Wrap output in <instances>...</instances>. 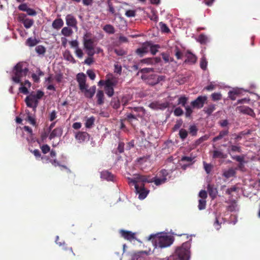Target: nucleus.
<instances>
[{
  "label": "nucleus",
  "instance_id": "obj_1",
  "mask_svg": "<svg viewBox=\"0 0 260 260\" xmlns=\"http://www.w3.org/2000/svg\"><path fill=\"white\" fill-rule=\"evenodd\" d=\"M152 239V242L155 247L158 246L160 248H166L171 246L174 240L173 236L167 235H151L148 238V240Z\"/></svg>",
  "mask_w": 260,
  "mask_h": 260
},
{
  "label": "nucleus",
  "instance_id": "obj_2",
  "mask_svg": "<svg viewBox=\"0 0 260 260\" xmlns=\"http://www.w3.org/2000/svg\"><path fill=\"white\" fill-rule=\"evenodd\" d=\"M190 242L187 241L183 243L181 246L177 247L174 255L179 260H189L190 258Z\"/></svg>",
  "mask_w": 260,
  "mask_h": 260
},
{
  "label": "nucleus",
  "instance_id": "obj_3",
  "mask_svg": "<svg viewBox=\"0 0 260 260\" xmlns=\"http://www.w3.org/2000/svg\"><path fill=\"white\" fill-rule=\"evenodd\" d=\"M28 72V69L22 62L18 63L13 68V73L14 75L12 77V80L18 83L20 82L21 78L25 77Z\"/></svg>",
  "mask_w": 260,
  "mask_h": 260
},
{
  "label": "nucleus",
  "instance_id": "obj_4",
  "mask_svg": "<svg viewBox=\"0 0 260 260\" xmlns=\"http://www.w3.org/2000/svg\"><path fill=\"white\" fill-rule=\"evenodd\" d=\"M141 78L148 84L154 86L158 84L159 82L165 80V76H157L155 74H151L150 75L144 74L141 76Z\"/></svg>",
  "mask_w": 260,
  "mask_h": 260
},
{
  "label": "nucleus",
  "instance_id": "obj_5",
  "mask_svg": "<svg viewBox=\"0 0 260 260\" xmlns=\"http://www.w3.org/2000/svg\"><path fill=\"white\" fill-rule=\"evenodd\" d=\"M25 102L27 107L32 108L33 111L34 112L36 111L38 105V101L34 92H31L28 96L26 97Z\"/></svg>",
  "mask_w": 260,
  "mask_h": 260
},
{
  "label": "nucleus",
  "instance_id": "obj_6",
  "mask_svg": "<svg viewBox=\"0 0 260 260\" xmlns=\"http://www.w3.org/2000/svg\"><path fill=\"white\" fill-rule=\"evenodd\" d=\"M136 192L139 194V199L140 200L144 199L147 196L149 191L145 189L144 184H141L139 186L138 184H135V186Z\"/></svg>",
  "mask_w": 260,
  "mask_h": 260
},
{
  "label": "nucleus",
  "instance_id": "obj_7",
  "mask_svg": "<svg viewBox=\"0 0 260 260\" xmlns=\"http://www.w3.org/2000/svg\"><path fill=\"white\" fill-rule=\"evenodd\" d=\"M207 100L206 96H199L195 100L191 102V106L194 108L201 109Z\"/></svg>",
  "mask_w": 260,
  "mask_h": 260
},
{
  "label": "nucleus",
  "instance_id": "obj_8",
  "mask_svg": "<svg viewBox=\"0 0 260 260\" xmlns=\"http://www.w3.org/2000/svg\"><path fill=\"white\" fill-rule=\"evenodd\" d=\"M90 137L89 134L86 132L79 131L75 133V138L78 142L80 143L89 141Z\"/></svg>",
  "mask_w": 260,
  "mask_h": 260
},
{
  "label": "nucleus",
  "instance_id": "obj_9",
  "mask_svg": "<svg viewBox=\"0 0 260 260\" xmlns=\"http://www.w3.org/2000/svg\"><path fill=\"white\" fill-rule=\"evenodd\" d=\"M129 183H131L135 186V184H138V183L142 182V184H144V183H151V180H146L145 175L141 174H136L135 177L133 179H129Z\"/></svg>",
  "mask_w": 260,
  "mask_h": 260
},
{
  "label": "nucleus",
  "instance_id": "obj_10",
  "mask_svg": "<svg viewBox=\"0 0 260 260\" xmlns=\"http://www.w3.org/2000/svg\"><path fill=\"white\" fill-rule=\"evenodd\" d=\"M77 81L79 84V89L81 91H83L88 85L86 84V76L83 73H78L76 77Z\"/></svg>",
  "mask_w": 260,
  "mask_h": 260
},
{
  "label": "nucleus",
  "instance_id": "obj_11",
  "mask_svg": "<svg viewBox=\"0 0 260 260\" xmlns=\"http://www.w3.org/2000/svg\"><path fill=\"white\" fill-rule=\"evenodd\" d=\"M66 21L67 25L69 27H72L76 30L78 29L77 20L72 14H68L66 16Z\"/></svg>",
  "mask_w": 260,
  "mask_h": 260
},
{
  "label": "nucleus",
  "instance_id": "obj_12",
  "mask_svg": "<svg viewBox=\"0 0 260 260\" xmlns=\"http://www.w3.org/2000/svg\"><path fill=\"white\" fill-rule=\"evenodd\" d=\"M119 233L121 236L126 240L132 241L133 240L136 239V234L131 231L120 230Z\"/></svg>",
  "mask_w": 260,
  "mask_h": 260
},
{
  "label": "nucleus",
  "instance_id": "obj_13",
  "mask_svg": "<svg viewBox=\"0 0 260 260\" xmlns=\"http://www.w3.org/2000/svg\"><path fill=\"white\" fill-rule=\"evenodd\" d=\"M229 127H228L227 128H224V129L220 131L218 135L217 136L213 138L212 142H215L222 139H224V141H226L228 140L226 138H225V137L229 135Z\"/></svg>",
  "mask_w": 260,
  "mask_h": 260
},
{
  "label": "nucleus",
  "instance_id": "obj_14",
  "mask_svg": "<svg viewBox=\"0 0 260 260\" xmlns=\"http://www.w3.org/2000/svg\"><path fill=\"white\" fill-rule=\"evenodd\" d=\"M185 56L186 59L184 61V63L193 64L197 62V57L189 50L187 51Z\"/></svg>",
  "mask_w": 260,
  "mask_h": 260
},
{
  "label": "nucleus",
  "instance_id": "obj_15",
  "mask_svg": "<svg viewBox=\"0 0 260 260\" xmlns=\"http://www.w3.org/2000/svg\"><path fill=\"white\" fill-rule=\"evenodd\" d=\"M20 83L21 86L19 87V90L20 92L27 94L29 93L27 87L30 88L31 84L28 80H25L24 82H22L20 81L19 83Z\"/></svg>",
  "mask_w": 260,
  "mask_h": 260
},
{
  "label": "nucleus",
  "instance_id": "obj_16",
  "mask_svg": "<svg viewBox=\"0 0 260 260\" xmlns=\"http://www.w3.org/2000/svg\"><path fill=\"white\" fill-rule=\"evenodd\" d=\"M207 188L211 198L212 200L215 199L216 198L218 193L217 188L214 187V185L210 184H208Z\"/></svg>",
  "mask_w": 260,
  "mask_h": 260
},
{
  "label": "nucleus",
  "instance_id": "obj_17",
  "mask_svg": "<svg viewBox=\"0 0 260 260\" xmlns=\"http://www.w3.org/2000/svg\"><path fill=\"white\" fill-rule=\"evenodd\" d=\"M149 51V42H146L143 44L142 47L138 48L136 50V53L141 57Z\"/></svg>",
  "mask_w": 260,
  "mask_h": 260
},
{
  "label": "nucleus",
  "instance_id": "obj_18",
  "mask_svg": "<svg viewBox=\"0 0 260 260\" xmlns=\"http://www.w3.org/2000/svg\"><path fill=\"white\" fill-rule=\"evenodd\" d=\"M87 87H86L82 92L84 93L85 97L91 99L93 96L95 92L96 86H92L89 89H87Z\"/></svg>",
  "mask_w": 260,
  "mask_h": 260
},
{
  "label": "nucleus",
  "instance_id": "obj_19",
  "mask_svg": "<svg viewBox=\"0 0 260 260\" xmlns=\"http://www.w3.org/2000/svg\"><path fill=\"white\" fill-rule=\"evenodd\" d=\"M238 108L240 112L243 114H247L252 117L255 116L253 110L248 107L241 106L239 107Z\"/></svg>",
  "mask_w": 260,
  "mask_h": 260
},
{
  "label": "nucleus",
  "instance_id": "obj_20",
  "mask_svg": "<svg viewBox=\"0 0 260 260\" xmlns=\"http://www.w3.org/2000/svg\"><path fill=\"white\" fill-rule=\"evenodd\" d=\"M94 41L92 39H84L83 41L84 47L86 50H92L94 48Z\"/></svg>",
  "mask_w": 260,
  "mask_h": 260
},
{
  "label": "nucleus",
  "instance_id": "obj_21",
  "mask_svg": "<svg viewBox=\"0 0 260 260\" xmlns=\"http://www.w3.org/2000/svg\"><path fill=\"white\" fill-rule=\"evenodd\" d=\"M101 177L107 181H113L114 179L113 175L107 171H102L101 173Z\"/></svg>",
  "mask_w": 260,
  "mask_h": 260
},
{
  "label": "nucleus",
  "instance_id": "obj_22",
  "mask_svg": "<svg viewBox=\"0 0 260 260\" xmlns=\"http://www.w3.org/2000/svg\"><path fill=\"white\" fill-rule=\"evenodd\" d=\"M62 130L61 128L57 127L52 131L49 135V139L50 140L54 138L55 137H59L62 135Z\"/></svg>",
  "mask_w": 260,
  "mask_h": 260
},
{
  "label": "nucleus",
  "instance_id": "obj_23",
  "mask_svg": "<svg viewBox=\"0 0 260 260\" xmlns=\"http://www.w3.org/2000/svg\"><path fill=\"white\" fill-rule=\"evenodd\" d=\"M63 25V21L61 18L55 19L52 24V27L56 29H59Z\"/></svg>",
  "mask_w": 260,
  "mask_h": 260
},
{
  "label": "nucleus",
  "instance_id": "obj_24",
  "mask_svg": "<svg viewBox=\"0 0 260 260\" xmlns=\"http://www.w3.org/2000/svg\"><path fill=\"white\" fill-rule=\"evenodd\" d=\"M98 104L101 105L104 103V94L102 90H98L96 95Z\"/></svg>",
  "mask_w": 260,
  "mask_h": 260
},
{
  "label": "nucleus",
  "instance_id": "obj_25",
  "mask_svg": "<svg viewBox=\"0 0 260 260\" xmlns=\"http://www.w3.org/2000/svg\"><path fill=\"white\" fill-rule=\"evenodd\" d=\"M236 174V171L233 168H230L228 170L224 171L223 173V176L226 178H229L233 177Z\"/></svg>",
  "mask_w": 260,
  "mask_h": 260
},
{
  "label": "nucleus",
  "instance_id": "obj_26",
  "mask_svg": "<svg viewBox=\"0 0 260 260\" xmlns=\"http://www.w3.org/2000/svg\"><path fill=\"white\" fill-rule=\"evenodd\" d=\"M39 42V41L35 38H29L27 39L25 44L29 47H34L38 44Z\"/></svg>",
  "mask_w": 260,
  "mask_h": 260
},
{
  "label": "nucleus",
  "instance_id": "obj_27",
  "mask_svg": "<svg viewBox=\"0 0 260 260\" xmlns=\"http://www.w3.org/2000/svg\"><path fill=\"white\" fill-rule=\"evenodd\" d=\"M226 157V155L224 154L223 152L219 150H214L213 152V158H225Z\"/></svg>",
  "mask_w": 260,
  "mask_h": 260
},
{
  "label": "nucleus",
  "instance_id": "obj_28",
  "mask_svg": "<svg viewBox=\"0 0 260 260\" xmlns=\"http://www.w3.org/2000/svg\"><path fill=\"white\" fill-rule=\"evenodd\" d=\"M111 106L115 109H117L119 108L120 105V102L118 98H114L112 99L111 102Z\"/></svg>",
  "mask_w": 260,
  "mask_h": 260
},
{
  "label": "nucleus",
  "instance_id": "obj_29",
  "mask_svg": "<svg viewBox=\"0 0 260 260\" xmlns=\"http://www.w3.org/2000/svg\"><path fill=\"white\" fill-rule=\"evenodd\" d=\"M103 30L109 34H113L115 32L114 27L111 24L105 25Z\"/></svg>",
  "mask_w": 260,
  "mask_h": 260
},
{
  "label": "nucleus",
  "instance_id": "obj_30",
  "mask_svg": "<svg viewBox=\"0 0 260 260\" xmlns=\"http://www.w3.org/2000/svg\"><path fill=\"white\" fill-rule=\"evenodd\" d=\"M159 48V46L158 45H152L150 42H149V51H150L153 55H155L156 53L158 51V48Z\"/></svg>",
  "mask_w": 260,
  "mask_h": 260
},
{
  "label": "nucleus",
  "instance_id": "obj_31",
  "mask_svg": "<svg viewBox=\"0 0 260 260\" xmlns=\"http://www.w3.org/2000/svg\"><path fill=\"white\" fill-rule=\"evenodd\" d=\"M215 110V105L214 104H211L208 107L204 108L205 112L208 115H210Z\"/></svg>",
  "mask_w": 260,
  "mask_h": 260
},
{
  "label": "nucleus",
  "instance_id": "obj_32",
  "mask_svg": "<svg viewBox=\"0 0 260 260\" xmlns=\"http://www.w3.org/2000/svg\"><path fill=\"white\" fill-rule=\"evenodd\" d=\"M73 32L72 29L69 27H64L61 30V34L66 37L70 36Z\"/></svg>",
  "mask_w": 260,
  "mask_h": 260
},
{
  "label": "nucleus",
  "instance_id": "obj_33",
  "mask_svg": "<svg viewBox=\"0 0 260 260\" xmlns=\"http://www.w3.org/2000/svg\"><path fill=\"white\" fill-rule=\"evenodd\" d=\"M132 99V96L126 94L122 96L121 102L123 106H126Z\"/></svg>",
  "mask_w": 260,
  "mask_h": 260
},
{
  "label": "nucleus",
  "instance_id": "obj_34",
  "mask_svg": "<svg viewBox=\"0 0 260 260\" xmlns=\"http://www.w3.org/2000/svg\"><path fill=\"white\" fill-rule=\"evenodd\" d=\"M240 94V92L239 90H235L233 91H230L228 93L229 98L233 100L234 101L236 100V97L238 95Z\"/></svg>",
  "mask_w": 260,
  "mask_h": 260
},
{
  "label": "nucleus",
  "instance_id": "obj_35",
  "mask_svg": "<svg viewBox=\"0 0 260 260\" xmlns=\"http://www.w3.org/2000/svg\"><path fill=\"white\" fill-rule=\"evenodd\" d=\"M22 23L26 28H29L34 24V21L32 19L27 18Z\"/></svg>",
  "mask_w": 260,
  "mask_h": 260
},
{
  "label": "nucleus",
  "instance_id": "obj_36",
  "mask_svg": "<svg viewBox=\"0 0 260 260\" xmlns=\"http://www.w3.org/2000/svg\"><path fill=\"white\" fill-rule=\"evenodd\" d=\"M26 113L27 114L26 119L32 125H36V121L35 118L30 115L29 111H26Z\"/></svg>",
  "mask_w": 260,
  "mask_h": 260
},
{
  "label": "nucleus",
  "instance_id": "obj_37",
  "mask_svg": "<svg viewBox=\"0 0 260 260\" xmlns=\"http://www.w3.org/2000/svg\"><path fill=\"white\" fill-rule=\"evenodd\" d=\"M167 180V178H156L154 177L153 180V182H154L155 184L157 186H158L162 183L166 182Z\"/></svg>",
  "mask_w": 260,
  "mask_h": 260
},
{
  "label": "nucleus",
  "instance_id": "obj_38",
  "mask_svg": "<svg viewBox=\"0 0 260 260\" xmlns=\"http://www.w3.org/2000/svg\"><path fill=\"white\" fill-rule=\"evenodd\" d=\"M179 136L182 140H184L187 138L188 136V132L186 129L181 128L179 131Z\"/></svg>",
  "mask_w": 260,
  "mask_h": 260
},
{
  "label": "nucleus",
  "instance_id": "obj_39",
  "mask_svg": "<svg viewBox=\"0 0 260 260\" xmlns=\"http://www.w3.org/2000/svg\"><path fill=\"white\" fill-rule=\"evenodd\" d=\"M198 40L201 44H205L207 43L208 39L206 35L204 34H201L199 35Z\"/></svg>",
  "mask_w": 260,
  "mask_h": 260
},
{
  "label": "nucleus",
  "instance_id": "obj_40",
  "mask_svg": "<svg viewBox=\"0 0 260 260\" xmlns=\"http://www.w3.org/2000/svg\"><path fill=\"white\" fill-rule=\"evenodd\" d=\"M198 131V129L195 125H190L189 127V133L192 136H196Z\"/></svg>",
  "mask_w": 260,
  "mask_h": 260
},
{
  "label": "nucleus",
  "instance_id": "obj_41",
  "mask_svg": "<svg viewBox=\"0 0 260 260\" xmlns=\"http://www.w3.org/2000/svg\"><path fill=\"white\" fill-rule=\"evenodd\" d=\"M208 62L206 60V58L205 56L202 57L201 58L200 61V67L203 70H206L207 69Z\"/></svg>",
  "mask_w": 260,
  "mask_h": 260
},
{
  "label": "nucleus",
  "instance_id": "obj_42",
  "mask_svg": "<svg viewBox=\"0 0 260 260\" xmlns=\"http://www.w3.org/2000/svg\"><path fill=\"white\" fill-rule=\"evenodd\" d=\"M95 120V118L94 117L91 116L90 118H88L85 122V126L87 128H90L92 125L94 124Z\"/></svg>",
  "mask_w": 260,
  "mask_h": 260
},
{
  "label": "nucleus",
  "instance_id": "obj_43",
  "mask_svg": "<svg viewBox=\"0 0 260 260\" xmlns=\"http://www.w3.org/2000/svg\"><path fill=\"white\" fill-rule=\"evenodd\" d=\"M175 55L177 59H181L183 56V53L180 51L179 47L176 46L174 49Z\"/></svg>",
  "mask_w": 260,
  "mask_h": 260
},
{
  "label": "nucleus",
  "instance_id": "obj_44",
  "mask_svg": "<svg viewBox=\"0 0 260 260\" xmlns=\"http://www.w3.org/2000/svg\"><path fill=\"white\" fill-rule=\"evenodd\" d=\"M107 4L108 5V11L112 14H113L114 15H116V13H115V8L113 5V4L111 2V1H110V0H108L107 2Z\"/></svg>",
  "mask_w": 260,
  "mask_h": 260
},
{
  "label": "nucleus",
  "instance_id": "obj_45",
  "mask_svg": "<svg viewBox=\"0 0 260 260\" xmlns=\"http://www.w3.org/2000/svg\"><path fill=\"white\" fill-rule=\"evenodd\" d=\"M157 58H147L141 60V62L146 64H153L157 62Z\"/></svg>",
  "mask_w": 260,
  "mask_h": 260
},
{
  "label": "nucleus",
  "instance_id": "obj_46",
  "mask_svg": "<svg viewBox=\"0 0 260 260\" xmlns=\"http://www.w3.org/2000/svg\"><path fill=\"white\" fill-rule=\"evenodd\" d=\"M211 96L213 101H219L222 99V95L219 92L213 93Z\"/></svg>",
  "mask_w": 260,
  "mask_h": 260
},
{
  "label": "nucleus",
  "instance_id": "obj_47",
  "mask_svg": "<svg viewBox=\"0 0 260 260\" xmlns=\"http://www.w3.org/2000/svg\"><path fill=\"white\" fill-rule=\"evenodd\" d=\"M36 51L39 54H44L46 52V48L42 45H39L35 48Z\"/></svg>",
  "mask_w": 260,
  "mask_h": 260
},
{
  "label": "nucleus",
  "instance_id": "obj_48",
  "mask_svg": "<svg viewBox=\"0 0 260 260\" xmlns=\"http://www.w3.org/2000/svg\"><path fill=\"white\" fill-rule=\"evenodd\" d=\"M159 24L162 32L168 33L170 31V29L166 24L162 22H160Z\"/></svg>",
  "mask_w": 260,
  "mask_h": 260
},
{
  "label": "nucleus",
  "instance_id": "obj_49",
  "mask_svg": "<svg viewBox=\"0 0 260 260\" xmlns=\"http://www.w3.org/2000/svg\"><path fill=\"white\" fill-rule=\"evenodd\" d=\"M104 88L105 92L108 96L111 97L114 94V87H105Z\"/></svg>",
  "mask_w": 260,
  "mask_h": 260
},
{
  "label": "nucleus",
  "instance_id": "obj_50",
  "mask_svg": "<svg viewBox=\"0 0 260 260\" xmlns=\"http://www.w3.org/2000/svg\"><path fill=\"white\" fill-rule=\"evenodd\" d=\"M187 101V98L184 96L180 97L178 99V105H181L183 107H185V105Z\"/></svg>",
  "mask_w": 260,
  "mask_h": 260
},
{
  "label": "nucleus",
  "instance_id": "obj_51",
  "mask_svg": "<svg viewBox=\"0 0 260 260\" xmlns=\"http://www.w3.org/2000/svg\"><path fill=\"white\" fill-rule=\"evenodd\" d=\"M206 206V201L205 200L200 199L199 200L198 208L199 210H202L205 209Z\"/></svg>",
  "mask_w": 260,
  "mask_h": 260
},
{
  "label": "nucleus",
  "instance_id": "obj_52",
  "mask_svg": "<svg viewBox=\"0 0 260 260\" xmlns=\"http://www.w3.org/2000/svg\"><path fill=\"white\" fill-rule=\"evenodd\" d=\"M218 124L222 128H227L228 127H229L228 126L229 125V122L227 119L220 120L218 122Z\"/></svg>",
  "mask_w": 260,
  "mask_h": 260
},
{
  "label": "nucleus",
  "instance_id": "obj_53",
  "mask_svg": "<svg viewBox=\"0 0 260 260\" xmlns=\"http://www.w3.org/2000/svg\"><path fill=\"white\" fill-rule=\"evenodd\" d=\"M116 82L113 81L110 79L107 80L105 82V87H110L116 85Z\"/></svg>",
  "mask_w": 260,
  "mask_h": 260
},
{
  "label": "nucleus",
  "instance_id": "obj_54",
  "mask_svg": "<svg viewBox=\"0 0 260 260\" xmlns=\"http://www.w3.org/2000/svg\"><path fill=\"white\" fill-rule=\"evenodd\" d=\"M204 168L207 174H209L212 169V166L211 164H207L204 162Z\"/></svg>",
  "mask_w": 260,
  "mask_h": 260
},
{
  "label": "nucleus",
  "instance_id": "obj_55",
  "mask_svg": "<svg viewBox=\"0 0 260 260\" xmlns=\"http://www.w3.org/2000/svg\"><path fill=\"white\" fill-rule=\"evenodd\" d=\"M122 72V67L118 63L114 64V73L121 75Z\"/></svg>",
  "mask_w": 260,
  "mask_h": 260
},
{
  "label": "nucleus",
  "instance_id": "obj_56",
  "mask_svg": "<svg viewBox=\"0 0 260 260\" xmlns=\"http://www.w3.org/2000/svg\"><path fill=\"white\" fill-rule=\"evenodd\" d=\"M232 158L233 159L235 160L240 163V165H242V163L244 162V158L243 156H241L239 155L232 156Z\"/></svg>",
  "mask_w": 260,
  "mask_h": 260
},
{
  "label": "nucleus",
  "instance_id": "obj_57",
  "mask_svg": "<svg viewBox=\"0 0 260 260\" xmlns=\"http://www.w3.org/2000/svg\"><path fill=\"white\" fill-rule=\"evenodd\" d=\"M229 147L230 148L231 151H232V152H241V149L240 146L231 145Z\"/></svg>",
  "mask_w": 260,
  "mask_h": 260
},
{
  "label": "nucleus",
  "instance_id": "obj_58",
  "mask_svg": "<svg viewBox=\"0 0 260 260\" xmlns=\"http://www.w3.org/2000/svg\"><path fill=\"white\" fill-rule=\"evenodd\" d=\"M153 70L154 69L151 68H145L141 69L140 72L142 74V75H144L147 74L151 72H153Z\"/></svg>",
  "mask_w": 260,
  "mask_h": 260
},
{
  "label": "nucleus",
  "instance_id": "obj_59",
  "mask_svg": "<svg viewBox=\"0 0 260 260\" xmlns=\"http://www.w3.org/2000/svg\"><path fill=\"white\" fill-rule=\"evenodd\" d=\"M136 11L133 10H128L126 11L125 15L127 17H133L136 16Z\"/></svg>",
  "mask_w": 260,
  "mask_h": 260
},
{
  "label": "nucleus",
  "instance_id": "obj_60",
  "mask_svg": "<svg viewBox=\"0 0 260 260\" xmlns=\"http://www.w3.org/2000/svg\"><path fill=\"white\" fill-rule=\"evenodd\" d=\"M194 158V157L185 156H183L181 158V161H186V162H188L189 164H190L193 161Z\"/></svg>",
  "mask_w": 260,
  "mask_h": 260
},
{
  "label": "nucleus",
  "instance_id": "obj_61",
  "mask_svg": "<svg viewBox=\"0 0 260 260\" xmlns=\"http://www.w3.org/2000/svg\"><path fill=\"white\" fill-rule=\"evenodd\" d=\"M183 111L180 107L176 108L174 111V114L175 116H179L183 114Z\"/></svg>",
  "mask_w": 260,
  "mask_h": 260
},
{
  "label": "nucleus",
  "instance_id": "obj_62",
  "mask_svg": "<svg viewBox=\"0 0 260 260\" xmlns=\"http://www.w3.org/2000/svg\"><path fill=\"white\" fill-rule=\"evenodd\" d=\"M125 119L129 122H132L133 119L137 120V118H136V116L132 113L127 114L126 115Z\"/></svg>",
  "mask_w": 260,
  "mask_h": 260
},
{
  "label": "nucleus",
  "instance_id": "obj_63",
  "mask_svg": "<svg viewBox=\"0 0 260 260\" xmlns=\"http://www.w3.org/2000/svg\"><path fill=\"white\" fill-rule=\"evenodd\" d=\"M208 138V137L207 136H206V135L203 136L201 137V138H200L199 139H198L196 141V143L197 145H199L201 143H202V142H203L204 141L207 140Z\"/></svg>",
  "mask_w": 260,
  "mask_h": 260
},
{
  "label": "nucleus",
  "instance_id": "obj_64",
  "mask_svg": "<svg viewBox=\"0 0 260 260\" xmlns=\"http://www.w3.org/2000/svg\"><path fill=\"white\" fill-rule=\"evenodd\" d=\"M75 53L76 56L79 58H81L83 56V52L82 49L79 48L76 49Z\"/></svg>",
  "mask_w": 260,
  "mask_h": 260
}]
</instances>
